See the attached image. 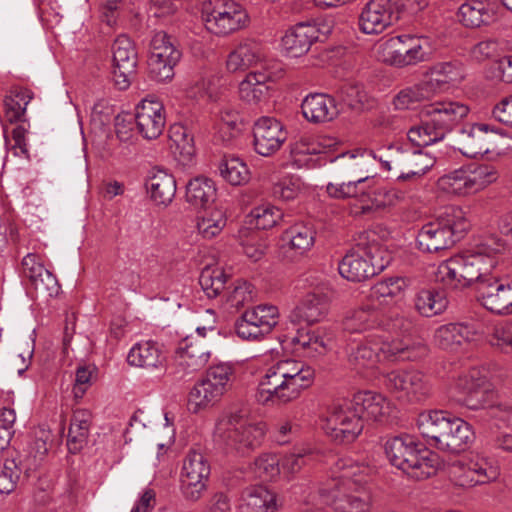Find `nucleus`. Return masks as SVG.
I'll use <instances>...</instances> for the list:
<instances>
[{"mask_svg":"<svg viewBox=\"0 0 512 512\" xmlns=\"http://www.w3.org/2000/svg\"><path fill=\"white\" fill-rule=\"evenodd\" d=\"M314 370L295 359H284L269 367L261 378L256 398L262 404L285 405L298 399L309 388Z\"/></svg>","mask_w":512,"mask_h":512,"instance_id":"1","label":"nucleus"},{"mask_svg":"<svg viewBox=\"0 0 512 512\" xmlns=\"http://www.w3.org/2000/svg\"><path fill=\"white\" fill-rule=\"evenodd\" d=\"M418 429L428 443L449 453L465 451L474 440L471 425L442 410L424 411L417 419Z\"/></svg>","mask_w":512,"mask_h":512,"instance_id":"2","label":"nucleus"},{"mask_svg":"<svg viewBox=\"0 0 512 512\" xmlns=\"http://www.w3.org/2000/svg\"><path fill=\"white\" fill-rule=\"evenodd\" d=\"M428 354V347L420 341L393 339L385 341L379 336H366L352 348L348 361L354 369L372 368L377 362L417 361Z\"/></svg>","mask_w":512,"mask_h":512,"instance_id":"3","label":"nucleus"},{"mask_svg":"<svg viewBox=\"0 0 512 512\" xmlns=\"http://www.w3.org/2000/svg\"><path fill=\"white\" fill-rule=\"evenodd\" d=\"M335 467L340 474L320 489L326 503L336 512H369L371 496L364 486L365 481L357 474L359 466L350 460L341 459Z\"/></svg>","mask_w":512,"mask_h":512,"instance_id":"4","label":"nucleus"},{"mask_svg":"<svg viewBox=\"0 0 512 512\" xmlns=\"http://www.w3.org/2000/svg\"><path fill=\"white\" fill-rule=\"evenodd\" d=\"M376 156L372 151L345 152L331 160L333 175L347 179V181L328 183L326 192L331 198H356L359 200L363 184L373 178L369 165Z\"/></svg>","mask_w":512,"mask_h":512,"instance_id":"5","label":"nucleus"},{"mask_svg":"<svg viewBox=\"0 0 512 512\" xmlns=\"http://www.w3.org/2000/svg\"><path fill=\"white\" fill-rule=\"evenodd\" d=\"M470 228L464 211L447 206L433 221L424 224L417 234V247L425 253H437L452 248Z\"/></svg>","mask_w":512,"mask_h":512,"instance_id":"6","label":"nucleus"},{"mask_svg":"<svg viewBox=\"0 0 512 512\" xmlns=\"http://www.w3.org/2000/svg\"><path fill=\"white\" fill-rule=\"evenodd\" d=\"M469 113V108L459 102H436L426 111V119L407 132L409 141L416 147H426L441 141Z\"/></svg>","mask_w":512,"mask_h":512,"instance_id":"7","label":"nucleus"},{"mask_svg":"<svg viewBox=\"0 0 512 512\" xmlns=\"http://www.w3.org/2000/svg\"><path fill=\"white\" fill-rule=\"evenodd\" d=\"M389 256L375 233H364L339 262L340 275L352 282H362L382 272Z\"/></svg>","mask_w":512,"mask_h":512,"instance_id":"8","label":"nucleus"},{"mask_svg":"<svg viewBox=\"0 0 512 512\" xmlns=\"http://www.w3.org/2000/svg\"><path fill=\"white\" fill-rule=\"evenodd\" d=\"M384 449L390 463L413 479L424 480L436 473V455L411 435L389 438Z\"/></svg>","mask_w":512,"mask_h":512,"instance_id":"9","label":"nucleus"},{"mask_svg":"<svg viewBox=\"0 0 512 512\" xmlns=\"http://www.w3.org/2000/svg\"><path fill=\"white\" fill-rule=\"evenodd\" d=\"M493 265L494 260L481 252L455 255L439 265L437 281L451 289L474 285L478 292L480 282L491 276Z\"/></svg>","mask_w":512,"mask_h":512,"instance_id":"10","label":"nucleus"},{"mask_svg":"<svg viewBox=\"0 0 512 512\" xmlns=\"http://www.w3.org/2000/svg\"><path fill=\"white\" fill-rule=\"evenodd\" d=\"M264 435V428L260 423H250L238 414L221 418L214 431L217 443L241 455H247L258 448Z\"/></svg>","mask_w":512,"mask_h":512,"instance_id":"11","label":"nucleus"},{"mask_svg":"<svg viewBox=\"0 0 512 512\" xmlns=\"http://www.w3.org/2000/svg\"><path fill=\"white\" fill-rule=\"evenodd\" d=\"M201 12L206 29L217 36H228L250 22L247 10L234 0H207Z\"/></svg>","mask_w":512,"mask_h":512,"instance_id":"12","label":"nucleus"},{"mask_svg":"<svg viewBox=\"0 0 512 512\" xmlns=\"http://www.w3.org/2000/svg\"><path fill=\"white\" fill-rule=\"evenodd\" d=\"M422 42H427V39L409 34L391 37L381 45L383 61L396 67L428 61L431 51L425 48Z\"/></svg>","mask_w":512,"mask_h":512,"instance_id":"13","label":"nucleus"},{"mask_svg":"<svg viewBox=\"0 0 512 512\" xmlns=\"http://www.w3.org/2000/svg\"><path fill=\"white\" fill-rule=\"evenodd\" d=\"M330 439L339 445L354 442L362 433L364 424L360 416L355 414L343 401L332 405L323 426Z\"/></svg>","mask_w":512,"mask_h":512,"instance_id":"14","label":"nucleus"},{"mask_svg":"<svg viewBox=\"0 0 512 512\" xmlns=\"http://www.w3.org/2000/svg\"><path fill=\"white\" fill-rule=\"evenodd\" d=\"M111 49L114 84L119 90H126L137 73L138 53L133 41L126 35L118 36Z\"/></svg>","mask_w":512,"mask_h":512,"instance_id":"15","label":"nucleus"},{"mask_svg":"<svg viewBox=\"0 0 512 512\" xmlns=\"http://www.w3.org/2000/svg\"><path fill=\"white\" fill-rule=\"evenodd\" d=\"M399 0H369L359 16L360 30L365 34H380L396 23Z\"/></svg>","mask_w":512,"mask_h":512,"instance_id":"16","label":"nucleus"},{"mask_svg":"<svg viewBox=\"0 0 512 512\" xmlns=\"http://www.w3.org/2000/svg\"><path fill=\"white\" fill-rule=\"evenodd\" d=\"M477 298L487 310L499 314H512V279L491 274L480 282Z\"/></svg>","mask_w":512,"mask_h":512,"instance_id":"17","label":"nucleus"},{"mask_svg":"<svg viewBox=\"0 0 512 512\" xmlns=\"http://www.w3.org/2000/svg\"><path fill=\"white\" fill-rule=\"evenodd\" d=\"M253 145L261 156H271L287 140V132L282 123L274 117L262 116L253 126Z\"/></svg>","mask_w":512,"mask_h":512,"instance_id":"18","label":"nucleus"},{"mask_svg":"<svg viewBox=\"0 0 512 512\" xmlns=\"http://www.w3.org/2000/svg\"><path fill=\"white\" fill-rule=\"evenodd\" d=\"M134 119L143 138L157 139L166 125L164 106L155 98H145L137 105Z\"/></svg>","mask_w":512,"mask_h":512,"instance_id":"19","label":"nucleus"},{"mask_svg":"<svg viewBox=\"0 0 512 512\" xmlns=\"http://www.w3.org/2000/svg\"><path fill=\"white\" fill-rule=\"evenodd\" d=\"M274 63L265 61L264 46L260 40L247 37L241 39L229 53L226 67L228 71L235 73L260 65L261 71H264L265 64Z\"/></svg>","mask_w":512,"mask_h":512,"instance_id":"20","label":"nucleus"},{"mask_svg":"<svg viewBox=\"0 0 512 512\" xmlns=\"http://www.w3.org/2000/svg\"><path fill=\"white\" fill-rule=\"evenodd\" d=\"M315 231L309 224L299 222L281 234L279 254L288 261H294L309 251L315 242Z\"/></svg>","mask_w":512,"mask_h":512,"instance_id":"21","label":"nucleus"},{"mask_svg":"<svg viewBox=\"0 0 512 512\" xmlns=\"http://www.w3.org/2000/svg\"><path fill=\"white\" fill-rule=\"evenodd\" d=\"M283 76L280 63L265 64L264 71L256 70L246 75L239 84V96L248 103H258L268 93L267 82H274Z\"/></svg>","mask_w":512,"mask_h":512,"instance_id":"22","label":"nucleus"},{"mask_svg":"<svg viewBox=\"0 0 512 512\" xmlns=\"http://www.w3.org/2000/svg\"><path fill=\"white\" fill-rule=\"evenodd\" d=\"M326 39V33L322 32L314 22H301L289 29L282 38V45L292 57H300L306 54L311 46Z\"/></svg>","mask_w":512,"mask_h":512,"instance_id":"23","label":"nucleus"},{"mask_svg":"<svg viewBox=\"0 0 512 512\" xmlns=\"http://www.w3.org/2000/svg\"><path fill=\"white\" fill-rule=\"evenodd\" d=\"M455 386L465 395L463 404L469 409L488 408L490 410L493 406L487 400L490 395L487 379L480 374L479 370L471 369L468 373L459 376Z\"/></svg>","mask_w":512,"mask_h":512,"instance_id":"24","label":"nucleus"},{"mask_svg":"<svg viewBox=\"0 0 512 512\" xmlns=\"http://www.w3.org/2000/svg\"><path fill=\"white\" fill-rule=\"evenodd\" d=\"M178 366L185 375H192L201 370L210 358L209 345L203 338H184L177 350Z\"/></svg>","mask_w":512,"mask_h":512,"instance_id":"25","label":"nucleus"},{"mask_svg":"<svg viewBox=\"0 0 512 512\" xmlns=\"http://www.w3.org/2000/svg\"><path fill=\"white\" fill-rule=\"evenodd\" d=\"M464 78L463 65L458 60L438 62L431 66L422 81L431 95L448 89L450 84L458 83Z\"/></svg>","mask_w":512,"mask_h":512,"instance_id":"26","label":"nucleus"},{"mask_svg":"<svg viewBox=\"0 0 512 512\" xmlns=\"http://www.w3.org/2000/svg\"><path fill=\"white\" fill-rule=\"evenodd\" d=\"M491 140L488 124H472L461 130L458 150L466 157L476 158L490 151Z\"/></svg>","mask_w":512,"mask_h":512,"instance_id":"27","label":"nucleus"},{"mask_svg":"<svg viewBox=\"0 0 512 512\" xmlns=\"http://www.w3.org/2000/svg\"><path fill=\"white\" fill-rule=\"evenodd\" d=\"M329 310L328 297L321 293H308L302 302L290 313L289 320L293 326L312 325L321 321Z\"/></svg>","mask_w":512,"mask_h":512,"instance_id":"28","label":"nucleus"},{"mask_svg":"<svg viewBox=\"0 0 512 512\" xmlns=\"http://www.w3.org/2000/svg\"><path fill=\"white\" fill-rule=\"evenodd\" d=\"M398 199L394 190L385 187H363L359 200L351 206L353 216L369 215L372 212L394 205Z\"/></svg>","mask_w":512,"mask_h":512,"instance_id":"29","label":"nucleus"},{"mask_svg":"<svg viewBox=\"0 0 512 512\" xmlns=\"http://www.w3.org/2000/svg\"><path fill=\"white\" fill-rule=\"evenodd\" d=\"M301 108L303 116L315 124L332 121L339 114L335 99L321 93L307 96L303 100Z\"/></svg>","mask_w":512,"mask_h":512,"instance_id":"30","label":"nucleus"},{"mask_svg":"<svg viewBox=\"0 0 512 512\" xmlns=\"http://www.w3.org/2000/svg\"><path fill=\"white\" fill-rule=\"evenodd\" d=\"M127 362L131 366L152 370L165 369L166 356L161 347L154 341L136 343L127 355Z\"/></svg>","mask_w":512,"mask_h":512,"instance_id":"31","label":"nucleus"},{"mask_svg":"<svg viewBox=\"0 0 512 512\" xmlns=\"http://www.w3.org/2000/svg\"><path fill=\"white\" fill-rule=\"evenodd\" d=\"M239 509L241 512H276V495L262 485L247 487L241 494Z\"/></svg>","mask_w":512,"mask_h":512,"instance_id":"32","label":"nucleus"},{"mask_svg":"<svg viewBox=\"0 0 512 512\" xmlns=\"http://www.w3.org/2000/svg\"><path fill=\"white\" fill-rule=\"evenodd\" d=\"M499 476V468L486 458L470 460L459 475L457 484L462 487H473L494 481Z\"/></svg>","mask_w":512,"mask_h":512,"instance_id":"33","label":"nucleus"},{"mask_svg":"<svg viewBox=\"0 0 512 512\" xmlns=\"http://www.w3.org/2000/svg\"><path fill=\"white\" fill-rule=\"evenodd\" d=\"M475 330L464 323H449L436 329L434 340L444 350H457L462 344L473 340Z\"/></svg>","mask_w":512,"mask_h":512,"instance_id":"34","label":"nucleus"},{"mask_svg":"<svg viewBox=\"0 0 512 512\" xmlns=\"http://www.w3.org/2000/svg\"><path fill=\"white\" fill-rule=\"evenodd\" d=\"M458 17L464 26L478 28L493 22L496 18V11L490 2L470 0L459 7Z\"/></svg>","mask_w":512,"mask_h":512,"instance_id":"35","label":"nucleus"},{"mask_svg":"<svg viewBox=\"0 0 512 512\" xmlns=\"http://www.w3.org/2000/svg\"><path fill=\"white\" fill-rule=\"evenodd\" d=\"M448 306L447 294L443 289L430 287L420 289L414 297L416 311L425 317L443 313Z\"/></svg>","mask_w":512,"mask_h":512,"instance_id":"36","label":"nucleus"},{"mask_svg":"<svg viewBox=\"0 0 512 512\" xmlns=\"http://www.w3.org/2000/svg\"><path fill=\"white\" fill-rule=\"evenodd\" d=\"M151 199L158 205L167 206L176 193V181L165 170L157 169L146 182Z\"/></svg>","mask_w":512,"mask_h":512,"instance_id":"37","label":"nucleus"},{"mask_svg":"<svg viewBox=\"0 0 512 512\" xmlns=\"http://www.w3.org/2000/svg\"><path fill=\"white\" fill-rule=\"evenodd\" d=\"M225 392L217 384H211L203 378L189 393L188 407L193 413L216 404Z\"/></svg>","mask_w":512,"mask_h":512,"instance_id":"38","label":"nucleus"},{"mask_svg":"<svg viewBox=\"0 0 512 512\" xmlns=\"http://www.w3.org/2000/svg\"><path fill=\"white\" fill-rule=\"evenodd\" d=\"M379 313L374 306L366 304L347 314L343 329L349 333H363L378 325Z\"/></svg>","mask_w":512,"mask_h":512,"instance_id":"39","label":"nucleus"},{"mask_svg":"<svg viewBox=\"0 0 512 512\" xmlns=\"http://www.w3.org/2000/svg\"><path fill=\"white\" fill-rule=\"evenodd\" d=\"M215 197V184L207 177H195L186 185V201L196 208H206L209 203L214 201Z\"/></svg>","mask_w":512,"mask_h":512,"instance_id":"40","label":"nucleus"},{"mask_svg":"<svg viewBox=\"0 0 512 512\" xmlns=\"http://www.w3.org/2000/svg\"><path fill=\"white\" fill-rule=\"evenodd\" d=\"M401 383L400 396H406L412 401H422L432 392L428 377L418 370H404Z\"/></svg>","mask_w":512,"mask_h":512,"instance_id":"41","label":"nucleus"},{"mask_svg":"<svg viewBox=\"0 0 512 512\" xmlns=\"http://www.w3.org/2000/svg\"><path fill=\"white\" fill-rule=\"evenodd\" d=\"M90 418L91 415L86 410L74 412L67 439V446L71 453L79 452L86 444L89 435Z\"/></svg>","mask_w":512,"mask_h":512,"instance_id":"42","label":"nucleus"},{"mask_svg":"<svg viewBox=\"0 0 512 512\" xmlns=\"http://www.w3.org/2000/svg\"><path fill=\"white\" fill-rule=\"evenodd\" d=\"M438 186L444 192L458 196L474 193L467 166L441 176L438 180Z\"/></svg>","mask_w":512,"mask_h":512,"instance_id":"43","label":"nucleus"},{"mask_svg":"<svg viewBox=\"0 0 512 512\" xmlns=\"http://www.w3.org/2000/svg\"><path fill=\"white\" fill-rule=\"evenodd\" d=\"M433 164L434 160L424 155L421 151H410L405 169L397 175V180L401 182H416L430 170Z\"/></svg>","mask_w":512,"mask_h":512,"instance_id":"44","label":"nucleus"},{"mask_svg":"<svg viewBox=\"0 0 512 512\" xmlns=\"http://www.w3.org/2000/svg\"><path fill=\"white\" fill-rule=\"evenodd\" d=\"M150 56H156L168 61V63L177 64L182 54L170 35L164 31H158L150 42Z\"/></svg>","mask_w":512,"mask_h":512,"instance_id":"45","label":"nucleus"},{"mask_svg":"<svg viewBox=\"0 0 512 512\" xmlns=\"http://www.w3.org/2000/svg\"><path fill=\"white\" fill-rule=\"evenodd\" d=\"M218 169L223 179L233 186L242 185L249 180L247 165L238 157L224 156Z\"/></svg>","mask_w":512,"mask_h":512,"instance_id":"46","label":"nucleus"},{"mask_svg":"<svg viewBox=\"0 0 512 512\" xmlns=\"http://www.w3.org/2000/svg\"><path fill=\"white\" fill-rule=\"evenodd\" d=\"M227 276L222 268L206 266L200 273L199 284L208 298H216L225 289Z\"/></svg>","mask_w":512,"mask_h":512,"instance_id":"47","label":"nucleus"},{"mask_svg":"<svg viewBox=\"0 0 512 512\" xmlns=\"http://www.w3.org/2000/svg\"><path fill=\"white\" fill-rule=\"evenodd\" d=\"M32 96L27 89H14L4 98L5 114L10 123L21 121Z\"/></svg>","mask_w":512,"mask_h":512,"instance_id":"48","label":"nucleus"},{"mask_svg":"<svg viewBox=\"0 0 512 512\" xmlns=\"http://www.w3.org/2000/svg\"><path fill=\"white\" fill-rule=\"evenodd\" d=\"M52 442V435L49 431L39 429L35 432L32 442L28 446L26 469H36L48 453V443Z\"/></svg>","mask_w":512,"mask_h":512,"instance_id":"49","label":"nucleus"},{"mask_svg":"<svg viewBox=\"0 0 512 512\" xmlns=\"http://www.w3.org/2000/svg\"><path fill=\"white\" fill-rule=\"evenodd\" d=\"M168 136L175 146V151L181 156L190 159L194 155V137L185 125L181 123L171 125L168 130Z\"/></svg>","mask_w":512,"mask_h":512,"instance_id":"50","label":"nucleus"},{"mask_svg":"<svg viewBox=\"0 0 512 512\" xmlns=\"http://www.w3.org/2000/svg\"><path fill=\"white\" fill-rule=\"evenodd\" d=\"M433 96L423 81L401 90L393 99L396 109H409L414 103L429 100Z\"/></svg>","mask_w":512,"mask_h":512,"instance_id":"51","label":"nucleus"},{"mask_svg":"<svg viewBox=\"0 0 512 512\" xmlns=\"http://www.w3.org/2000/svg\"><path fill=\"white\" fill-rule=\"evenodd\" d=\"M226 225V217L222 210L216 209L198 218L197 229L206 239L218 235Z\"/></svg>","mask_w":512,"mask_h":512,"instance_id":"52","label":"nucleus"},{"mask_svg":"<svg viewBox=\"0 0 512 512\" xmlns=\"http://www.w3.org/2000/svg\"><path fill=\"white\" fill-rule=\"evenodd\" d=\"M467 169L471 178L473 192L485 188L499 177L497 169L490 164H470L467 165Z\"/></svg>","mask_w":512,"mask_h":512,"instance_id":"53","label":"nucleus"},{"mask_svg":"<svg viewBox=\"0 0 512 512\" xmlns=\"http://www.w3.org/2000/svg\"><path fill=\"white\" fill-rule=\"evenodd\" d=\"M410 151L403 149L401 145L391 144L388 146L387 153L379 157L382 168L387 171L394 170V176L404 171Z\"/></svg>","mask_w":512,"mask_h":512,"instance_id":"54","label":"nucleus"},{"mask_svg":"<svg viewBox=\"0 0 512 512\" xmlns=\"http://www.w3.org/2000/svg\"><path fill=\"white\" fill-rule=\"evenodd\" d=\"M251 315L250 319L254 320L258 327L267 335L278 323V308L273 305L263 304L252 309H248Z\"/></svg>","mask_w":512,"mask_h":512,"instance_id":"55","label":"nucleus"},{"mask_svg":"<svg viewBox=\"0 0 512 512\" xmlns=\"http://www.w3.org/2000/svg\"><path fill=\"white\" fill-rule=\"evenodd\" d=\"M406 287L403 278L395 277L377 282L370 290V298L372 300L384 301L386 298L394 299L398 297Z\"/></svg>","mask_w":512,"mask_h":512,"instance_id":"56","label":"nucleus"},{"mask_svg":"<svg viewBox=\"0 0 512 512\" xmlns=\"http://www.w3.org/2000/svg\"><path fill=\"white\" fill-rule=\"evenodd\" d=\"M209 479L203 477H192L182 474L180 478V491L183 498L188 502L199 501L207 491Z\"/></svg>","mask_w":512,"mask_h":512,"instance_id":"57","label":"nucleus"},{"mask_svg":"<svg viewBox=\"0 0 512 512\" xmlns=\"http://www.w3.org/2000/svg\"><path fill=\"white\" fill-rule=\"evenodd\" d=\"M181 473L194 478L203 477L209 479L210 465L202 453L191 450L184 459Z\"/></svg>","mask_w":512,"mask_h":512,"instance_id":"58","label":"nucleus"},{"mask_svg":"<svg viewBox=\"0 0 512 512\" xmlns=\"http://www.w3.org/2000/svg\"><path fill=\"white\" fill-rule=\"evenodd\" d=\"M22 468L14 459H6L0 471V493L9 494L13 492L20 480Z\"/></svg>","mask_w":512,"mask_h":512,"instance_id":"59","label":"nucleus"},{"mask_svg":"<svg viewBox=\"0 0 512 512\" xmlns=\"http://www.w3.org/2000/svg\"><path fill=\"white\" fill-rule=\"evenodd\" d=\"M255 226L258 229L267 230L274 227L283 217L280 209L271 205H261L251 211Z\"/></svg>","mask_w":512,"mask_h":512,"instance_id":"60","label":"nucleus"},{"mask_svg":"<svg viewBox=\"0 0 512 512\" xmlns=\"http://www.w3.org/2000/svg\"><path fill=\"white\" fill-rule=\"evenodd\" d=\"M254 464L255 473L264 481L275 479L281 472L280 459L274 454H262Z\"/></svg>","mask_w":512,"mask_h":512,"instance_id":"61","label":"nucleus"},{"mask_svg":"<svg viewBox=\"0 0 512 512\" xmlns=\"http://www.w3.org/2000/svg\"><path fill=\"white\" fill-rule=\"evenodd\" d=\"M301 185L299 177L287 176L273 185L272 194L274 198L290 201L298 196Z\"/></svg>","mask_w":512,"mask_h":512,"instance_id":"62","label":"nucleus"},{"mask_svg":"<svg viewBox=\"0 0 512 512\" xmlns=\"http://www.w3.org/2000/svg\"><path fill=\"white\" fill-rule=\"evenodd\" d=\"M247 310L235 321L234 328L238 337L244 340H258L266 334L249 317Z\"/></svg>","mask_w":512,"mask_h":512,"instance_id":"63","label":"nucleus"},{"mask_svg":"<svg viewBox=\"0 0 512 512\" xmlns=\"http://www.w3.org/2000/svg\"><path fill=\"white\" fill-rule=\"evenodd\" d=\"M488 342L502 351H512V322L496 325L488 336Z\"/></svg>","mask_w":512,"mask_h":512,"instance_id":"64","label":"nucleus"}]
</instances>
